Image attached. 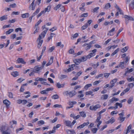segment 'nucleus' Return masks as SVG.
I'll list each match as a JSON object with an SVG mask.
<instances>
[{
    "label": "nucleus",
    "instance_id": "7ed1b4c3",
    "mask_svg": "<svg viewBox=\"0 0 134 134\" xmlns=\"http://www.w3.org/2000/svg\"><path fill=\"white\" fill-rule=\"evenodd\" d=\"M42 67L39 66H35L34 69V71L36 73H38L40 74V70L42 69Z\"/></svg>",
    "mask_w": 134,
    "mask_h": 134
},
{
    "label": "nucleus",
    "instance_id": "4c0bfd02",
    "mask_svg": "<svg viewBox=\"0 0 134 134\" xmlns=\"http://www.w3.org/2000/svg\"><path fill=\"white\" fill-rule=\"evenodd\" d=\"M81 62H84L87 59V58L86 56H84L83 57L80 58Z\"/></svg>",
    "mask_w": 134,
    "mask_h": 134
},
{
    "label": "nucleus",
    "instance_id": "4468645a",
    "mask_svg": "<svg viewBox=\"0 0 134 134\" xmlns=\"http://www.w3.org/2000/svg\"><path fill=\"white\" fill-rule=\"evenodd\" d=\"M3 103L7 107L9 106L10 104V102L7 99L4 100L3 101Z\"/></svg>",
    "mask_w": 134,
    "mask_h": 134
},
{
    "label": "nucleus",
    "instance_id": "de8ad7c7",
    "mask_svg": "<svg viewBox=\"0 0 134 134\" xmlns=\"http://www.w3.org/2000/svg\"><path fill=\"white\" fill-rule=\"evenodd\" d=\"M61 6V4H59L58 5H56L54 8V9L56 10H58Z\"/></svg>",
    "mask_w": 134,
    "mask_h": 134
},
{
    "label": "nucleus",
    "instance_id": "b1692460",
    "mask_svg": "<svg viewBox=\"0 0 134 134\" xmlns=\"http://www.w3.org/2000/svg\"><path fill=\"white\" fill-rule=\"evenodd\" d=\"M51 8V6L49 5L44 10H43V11H44V13H45L46 12H49Z\"/></svg>",
    "mask_w": 134,
    "mask_h": 134
},
{
    "label": "nucleus",
    "instance_id": "49530a36",
    "mask_svg": "<svg viewBox=\"0 0 134 134\" xmlns=\"http://www.w3.org/2000/svg\"><path fill=\"white\" fill-rule=\"evenodd\" d=\"M42 22L41 20H40L39 21L36 23L35 25V27H39L38 25L40 24Z\"/></svg>",
    "mask_w": 134,
    "mask_h": 134
},
{
    "label": "nucleus",
    "instance_id": "f257e3e1",
    "mask_svg": "<svg viewBox=\"0 0 134 134\" xmlns=\"http://www.w3.org/2000/svg\"><path fill=\"white\" fill-rule=\"evenodd\" d=\"M47 32V30L43 31L39 35L38 38L37 40V41L39 42L37 46V47L38 48H39L41 46L43 41L42 39L44 37Z\"/></svg>",
    "mask_w": 134,
    "mask_h": 134
},
{
    "label": "nucleus",
    "instance_id": "ddd939ff",
    "mask_svg": "<svg viewBox=\"0 0 134 134\" xmlns=\"http://www.w3.org/2000/svg\"><path fill=\"white\" fill-rule=\"evenodd\" d=\"M115 28L114 27H113L112 29L109 31V32L108 33L107 35L109 36H111L114 35V34L113 32L115 30Z\"/></svg>",
    "mask_w": 134,
    "mask_h": 134
},
{
    "label": "nucleus",
    "instance_id": "680f3d73",
    "mask_svg": "<svg viewBox=\"0 0 134 134\" xmlns=\"http://www.w3.org/2000/svg\"><path fill=\"white\" fill-rule=\"evenodd\" d=\"M16 34H13L11 35L10 38L12 39H14L16 38Z\"/></svg>",
    "mask_w": 134,
    "mask_h": 134
},
{
    "label": "nucleus",
    "instance_id": "a211bd4d",
    "mask_svg": "<svg viewBox=\"0 0 134 134\" xmlns=\"http://www.w3.org/2000/svg\"><path fill=\"white\" fill-rule=\"evenodd\" d=\"M81 62V60L80 58V59H76L74 60V62L76 65H79Z\"/></svg>",
    "mask_w": 134,
    "mask_h": 134
},
{
    "label": "nucleus",
    "instance_id": "ea45409f",
    "mask_svg": "<svg viewBox=\"0 0 134 134\" xmlns=\"http://www.w3.org/2000/svg\"><path fill=\"white\" fill-rule=\"evenodd\" d=\"M133 100V97L132 96L127 101V103L129 104H130L131 102Z\"/></svg>",
    "mask_w": 134,
    "mask_h": 134
},
{
    "label": "nucleus",
    "instance_id": "c85d7f7f",
    "mask_svg": "<svg viewBox=\"0 0 134 134\" xmlns=\"http://www.w3.org/2000/svg\"><path fill=\"white\" fill-rule=\"evenodd\" d=\"M108 97V95L107 94H105L103 95L101 97V99H107Z\"/></svg>",
    "mask_w": 134,
    "mask_h": 134
},
{
    "label": "nucleus",
    "instance_id": "6ab92c4d",
    "mask_svg": "<svg viewBox=\"0 0 134 134\" xmlns=\"http://www.w3.org/2000/svg\"><path fill=\"white\" fill-rule=\"evenodd\" d=\"M119 100V99L117 98H115L114 97H113L112 98L110 99L109 100L110 102V104L113 103L114 101H117Z\"/></svg>",
    "mask_w": 134,
    "mask_h": 134
},
{
    "label": "nucleus",
    "instance_id": "338daca9",
    "mask_svg": "<svg viewBox=\"0 0 134 134\" xmlns=\"http://www.w3.org/2000/svg\"><path fill=\"white\" fill-rule=\"evenodd\" d=\"M88 16V13H85L81 15V17H86Z\"/></svg>",
    "mask_w": 134,
    "mask_h": 134
},
{
    "label": "nucleus",
    "instance_id": "8fccbe9b",
    "mask_svg": "<svg viewBox=\"0 0 134 134\" xmlns=\"http://www.w3.org/2000/svg\"><path fill=\"white\" fill-rule=\"evenodd\" d=\"M69 53L72 54H75L74 53V51L73 49H71L69 51Z\"/></svg>",
    "mask_w": 134,
    "mask_h": 134
},
{
    "label": "nucleus",
    "instance_id": "f8f14e48",
    "mask_svg": "<svg viewBox=\"0 0 134 134\" xmlns=\"http://www.w3.org/2000/svg\"><path fill=\"white\" fill-rule=\"evenodd\" d=\"M30 14L28 13L22 14L21 15V17L23 18H28Z\"/></svg>",
    "mask_w": 134,
    "mask_h": 134
},
{
    "label": "nucleus",
    "instance_id": "4be33fe9",
    "mask_svg": "<svg viewBox=\"0 0 134 134\" xmlns=\"http://www.w3.org/2000/svg\"><path fill=\"white\" fill-rule=\"evenodd\" d=\"M56 86L58 88H63L64 86V84H60L59 82L57 83L56 84Z\"/></svg>",
    "mask_w": 134,
    "mask_h": 134
},
{
    "label": "nucleus",
    "instance_id": "052dcab7",
    "mask_svg": "<svg viewBox=\"0 0 134 134\" xmlns=\"http://www.w3.org/2000/svg\"><path fill=\"white\" fill-rule=\"evenodd\" d=\"M104 76L106 78H107L110 74V73H104Z\"/></svg>",
    "mask_w": 134,
    "mask_h": 134
},
{
    "label": "nucleus",
    "instance_id": "864d4df0",
    "mask_svg": "<svg viewBox=\"0 0 134 134\" xmlns=\"http://www.w3.org/2000/svg\"><path fill=\"white\" fill-rule=\"evenodd\" d=\"M101 116L100 115H99V116L96 119V122H98V123L100 121H99L101 119Z\"/></svg>",
    "mask_w": 134,
    "mask_h": 134
},
{
    "label": "nucleus",
    "instance_id": "774afa93",
    "mask_svg": "<svg viewBox=\"0 0 134 134\" xmlns=\"http://www.w3.org/2000/svg\"><path fill=\"white\" fill-rule=\"evenodd\" d=\"M24 79H23L22 78H19L17 80V82L18 83H20L24 81Z\"/></svg>",
    "mask_w": 134,
    "mask_h": 134
},
{
    "label": "nucleus",
    "instance_id": "5701e85b",
    "mask_svg": "<svg viewBox=\"0 0 134 134\" xmlns=\"http://www.w3.org/2000/svg\"><path fill=\"white\" fill-rule=\"evenodd\" d=\"M126 118V117H123L122 116H120L118 118V120H119L121 122H123Z\"/></svg>",
    "mask_w": 134,
    "mask_h": 134
},
{
    "label": "nucleus",
    "instance_id": "69168bd1",
    "mask_svg": "<svg viewBox=\"0 0 134 134\" xmlns=\"http://www.w3.org/2000/svg\"><path fill=\"white\" fill-rule=\"evenodd\" d=\"M81 87V86L80 85H77L75 86L74 88V90H76L78 88H80Z\"/></svg>",
    "mask_w": 134,
    "mask_h": 134
},
{
    "label": "nucleus",
    "instance_id": "f03ea898",
    "mask_svg": "<svg viewBox=\"0 0 134 134\" xmlns=\"http://www.w3.org/2000/svg\"><path fill=\"white\" fill-rule=\"evenodd\" d=\"M129 60V58L128 57H126L124 60V61L123 62H120L119 65V66L120 68L121 69L125 68L126 67V64L127 63Z\"/></svg>",
    "mask_w": 134,
    "mask_h": 134
},
{
    "label": "nucleus",
    "instance_id": "9d476101",
    "mask_svg": "<svg viewBox=\"0 0 134 134\" xmlns=\"http://www.w3.org/2000/svg\"><path fill=\"white\" fill-rule=\"evenodd\" d=\"M89 124V123L88 122H84L83 124L81 125L78 126H77V129H79V128H82L85 126L88 125Z\"/></svg>",
    "mask_w": 134,
    "mask_h": 134
},
{
    "label": "nucleus",
    "instance_id": "2eb2a0df",
    "mask_svg": "<svg viewBox=\"0 0 134 134\" xmlns=\"http://www.w3.org/2000/svg\"><path fill=\"white\" fill-rule=\"evenodd\" d=\"M14 77H15L18 76L19 74L18 72L17 71H13L10 73Z\"/></svg>",
    "mask_w": 134,
    "mask_h": 134
},
{
    "label": "nucleus",
    "instance_id": "3c124183",
    "mask_svg": "<svg viewBox=\"0 0 134 134\" xmlns=\"http://www.w3.org/2000/svg\"><path fill=\"white\" fill-rule=\"evenodd\" d=\"M20 31L21 32L22 31V30L21 28L20 27H19L17 28L16 29H15V31L16 32H18L19 31Z\"/></svg>",
    "mask_w": 134,
    "mask_h": 134
},
{
    "label": "nucleus",
    "instance_id": "c03bdc74",
    "mask_svg": "<svg viewBox=\"0 0 134 134\" xmlns=\"http://www.w3.org/2000/svg\"><path fill=\"white\" fill-rule=\"evenodd\" d=\"M57 46H60L61 48H63L64 47V45L63 44H62L61 42H58L57 43Z\"/></svg>",
    "mask_w": 134,
    "mask_h": 134
},
{
    "label": "nucleus",
    "instance_id": "20e7f679",
    "mask_svg": "<svg viewBox=\"0 0 134 134\" xmlns=\"http://www.w3.org/2000/svg\"><path fill=\"white\" fill-rule=\"evenodd\" d=\"M100 106L99 104H97L94 106H91L90 107V109L91 110L96 111L97 109L100 108Z\"/></svg>",
    "mask_w": 134,
    "mask_h": 134
},
{
    "label": "nucleus",
    "instance_id": "cd10ccee",
    "mask_svg": "<svg viewBox=\"0 0 134 134\" xmlns=\"http://www.w3.org/2000/svg\"><path fill=\"white\" fill-rule=\"evenodd\" d=\"M51 97L53 99H58L59 98V96L57 94L53 95Z\"/></svg>",
    "mask_w": 134,
    "mask_h": 134
},
{
    "label": "nucleus",
    "instance_id": "393cba45",
    "mask_svg": "<svg viewBox=\"0 0 134 134\" xmlns=\"http://www.w3.org/2000/svg\"><path fill=\"white\" fill-rule=\"evenodd\" d=\"M129 49L128 46H126L121 49V52L122 53H124L127 51Z\"/></svg>",
    "mask_w": 134,
    "mask_h": 134
},
{
    "label": "nucleus",
    "instance_id": "4d7b16f0",
    "mask_svg": "<svg viewBox=\"0 0 134 134\" xmlns=\"http://www.w3.org/2000/svg\"><path fill=\"white\" fill-rule=\"evenodd\" d=\"M132 127V125L130 124L129 125L128 127L127 128V129L126 130L127 131L129 132L130 131V130L131 129Z\"/></svg>",
    "mask_w": 134,
    "mask_h": 134
},
{
    "label": "nucleus",
    "instance_id": "bb28decb",
    "mask_svg": "<svg viewBox=\"0 0 134 134\" xmlns=\"http://www.w3.org/2000/svg\"><path fill=\"white\" fill-rule=\"evenodd\" d=\"M76 133L75 131L73 130H68V134H74Z\"/></svg>",
    "mask_w": 134,
    "mask_h": 134
},
{
    "label": "nucleus",
    "instance_id": "13d9d810",
    "mask_svg": "<svg viewBox=\"0 0 134 134\" xmlns=\"http://www.w3.org/2000/svg\"><path fill=\"white\" fill-rule=\"evenodd\" d=\"M57 29V28L56 27H53L52 29H49V30L51 32H53L54 31L56 30Z\"/></svg>",
    "mask_w": 134,
    "mask_h": 134
},
{
    "label": "nucleus",
    "instance_id": "37998d69",
    "mask_svg": "<svg viewBox=\"0 0 134 134\" xmlns=\"http://www.w3.org/2000/svg\"><path fill=\"white\" fill-rule=\"evenodd\" d=\"M55 47L54 46H52L49 48L48 51L50 52H52L54 50Z\"/></svg>",
    "mask_w": 134,
    "mask_h": 134
},
{
    "label": "nucleus",
    "instance_id": "423d86ee",
    "mask_svg": "<svg viewBox=\"0 0 134 134\" xmlns=\"http://www.w3.org/2000/svg\"><path fill=\"white\" fill-rule=\"evenodd\" d=\"M76 92L75 90H72L70 91L68 93V94H69L70 97H72L74 96L76 94Z\"/></svg>",
    "mask_w": 134,
    "mask_h": 134
},
{
    "label": "nucleus",
    "instance_id": "09e8293b",
    "mask_svg": "<svg viewBox=\"0 0 134 134\" xmlns=\"http://www.w3.org/2000/svg\"><path fill=\"white\" fill-rule=\"evenodd\" d=\"M8 96L10 98H13V93L11 92L8 93Z\"/></svg>",
    "mask_w": 134,
    "mask_h": 134
},
{
    "label": "nucleus",
    "instance_id": "0eeeda50",
    "mask_svg": "<svg viewBox=\"0 0 134 134\" xmlns=\"http://www.w3.org/2000/svg\"><path fill=\"white\" fill-rule=\"evenodd\" d=\"M117 80V79H115L111 81L110 82V83L111 84V85L110 86L109 88H111L113 87L114 86L115 83L116 82Z\"/></svg>",
    "mask_w": 134,
    "mask_h": 134
},
{
    "label": "nucleus",
    "instance_id": "dca6fc26",
    "mask_svg": "<svg viewBox=\"0 0 134 134\" xmlns=\"http://www.w3.org/2000/svg\"><path fill=\"white\" fill-rule=\"evenodd\" d=\"M115 119L114 117H112L107 122V124H109L110 123L112 124L115 121Z\"/></svg>",
    "mask_w": 134,
    "mask_h": 134
},
{
    "label": "nucleus",
    "instance_id": "1a4fd4ad",
    "mask_svg": "<svg viewBox=\"0 0 134 134\" xmlns=\"http://www.w3.org/2000/svg\"><path fill=\"white\" fill-rule=\"evenodd\" d=\"M76 122L75 120L73 121L72 122L69 121H68V126L72 128V126Z\"/></svg>",
    "mask_w": 134,
    "mask_h": 134
},
{
    "label": "nucleus",
    "instance_id": "79ce46f5",
    "mask_svg": "<svg viewBox=\"0 0 134 134\" xmlns=\"http://www.w3.org/2000/svg\"><path fill=\"white\" fill-rule=\"evenodd\" d=\"M53 107L55 108H62V106L61 105L58 104H56L54 105Z\"/></svg>",
    "mask_w": 134,
    "mask_h": 134
},
{
    "label": "nucleus",
    "instance_id": "f3484780",
    "mask_svg": "<svg viewBox=\"0 0 134 134\" xmlns=\"http://www.w3.org/2000/svg\"><path fill=\"white\" fill-rule=\"evenodd\" d=\"M77 102L76 101L70 102H69V105H71V106L69 107H68V108L70 109V108H72L73 107V105L74 104H76Z\"/></svg>",
    "mask_w": 134,
    "mask_h": 134
},
{
    "label": "nucleus",
    "instance_id": "e2e57ef3",
    "mask_svg": "<svg viewBox=\"0 0 134 134\" xmlns=\"http://www.w3.org/2000/svg\"><path fill=\"white\" fill-rule=\"evenodd\" d=\"M24 129V127H21L18 129L16 130V133H18L19 131L23 130Z\"/></svg>",
    "mask_w": 134,
    "mask_h": 134
},
{
    "label": "nucleus",
    "instance_id": "7c9ffc66",
    "mask_svg": "<svg viewBox=\"0 0 134 134\" xmlns=\"http://www.w3.org/2000/svg\"><path fill=\"white\" fill-rule=\"evenodd\" d=\"M34 28L35 30L34 31L33 34H35L38 32L40 30V27H35Z\"/></svg>",
    "mask_w": 134,
    "mask_h": 134
},
{
    "label": "nucleus",
    "instance_id": "6e6552de",
    "mask_svg": "<svg viewBox=\"0 0 134 134\" xmlns=\"http://www.w3.org/2000/svg\"><path fill=\"white\" fill-rule=\"evenodd\" d=\"M16 61L18 63H21L23 64H25L26 63V62L24 61V59L21 58H18Z\"/></svg>",
    "mask_w": 134,
    "mask_h": 134
},
{
    "label": "nucleus",
    "instance_id": "39448f33",
    "mask_svg": "<svg viewBox=\"0 0 134 134\" xmlns=\"http://www.w3.org/2000/svg\"><path fill=\"white\" fill-rule=\"evenodd\" d=\"M35 0H34L30 5L29 7V10H34L35 9V5H34V3Z\"/></svg>",
    "mask_w": 134,
    "mask_h": 134
},
{
    "label": "nucleus",
    "instance_id": "9b49d317",
    "mask_svg": "<svg viewBox=\"0 0 134 134\" xmlns=\"http://www.w3.org/2000/svg\"><path fill=\"white\" fill-rule=\"evenodd\" d=\"M54 59V57L53 56H51V57L50 59L49 62L47 63L46 66H48L51 65L53 63V60Z\"/></svg>",
    "mask_w": 134,
    "mask_h": 134
},
{
    "label": "nucleus",
    "instance_id": "6e6d98bb",
    "mask_svg": "<svg viewBox=\"0 0 134 134\" xmlns=\"http://www.w3.org/2000/svg\"><path fill=\"white\" fill-rule=\"evenodd\" d=\"M38 125H43L44 124V122L43 120H40L38 122Z\"/></svg>",
    "mask_w": 134,
    "mask_h": 134
},
{
    "label": "nucleus",
    "instance_id": "a878e982",
    "mask_svg": "<svg viewBox=\"0 0 134 134\" xmlns=\"http://www.w3.org/2000/svg\"><path fill=\"white\" fill-rule=\"evenodd\" d=\"M79 113L80 114L81 116L83 118H85L86 117V114L84 111H82L80 112H79Z\"/></svg>",
    "mask_w": 134,
    "mask_h": 134
},
{
    "label": "nucleus",
    "instance_id": "58836bf2",
    "mask_svg": "<svg viewBox=\"0 0 134 134\" xmlns=\"http://www.w3.org/2000/svg\"><path fill=\"white\" fill-rule=\"evenodd\" d=\"M133 70V69L132 68H131L130 69L128 70L127 71H126L124 74V75H126L128 73H130L131 72H132Z\"/></svg>",
    "mask_w": 134,
    "mask_h": 134
},
{
    "label": "nucleus",
    "instance_id": "f704fd0d",
    "mask_svg": "<svg viewBox=\"0 0 134 134\" xmlns=\"http://www.w3.org/2000/svg\"><path fill=\"white\" fill-rule=\"evenodd\" d=\"M129 7L133 9L134 8V0H133L129 5Z\"/></svg>",
    "mask_w": 134,
    "mask_h": 134
},
{
    "label": "nucleus",
    "instance_id": "0e129e2a",
    "mask_svg": "<svg viewBox=\"0 0 134 134\" xmlns=\"http://www.w3.org/2000/svg\"><path fill=\"white\" fill-rule=\"evenodd\" d=\"M101 82V81L100 80L95 81L93 82V84L94 85H96L98 84V83Z\"/></svg>",
    "mask_w": 134,
    "mask_h": 134
},
{
    "label": "nucleus",
    "instance_id": "2f4dec72",
    "mask_svg": "<svg viewBox=\"0 0 134 134\" xmlns=\"http://www.w3.org/2000/svg\"><path fill=\"white\" fill-rule=\"evenodd\" d=\"M55 130L56 127L54 126L53 127L52 130L48 131L49 134L55 133Z\"/></svg>",
    "mask_w": 134,
    "mask_h": 134
},
{
    "label": "nucleus",
    "instance_id": "603ef678",
    "mask_svg": "<svg viewBox=\"0 0 134 134\" xmlns=\"http://www.w3.org/2000/svg\"><path fill=\"white\" fill-rule=\"evenodd\" d=\"M91 84H89L86 85L84 87V88L86 89H87L88 88L92 86Z\"/></svg>",
    "mask_w": 134,
    "mask_h": 134
},
{
    "label": "nucleus",
    "instance_id": "72a5a7b5",
    "mask_svg": "<svg viewBox=\"0 0 134 134\" xmlns=\"http://www.w3.org/2000/svg\"><path fill=\"white\" fill-rule=\"evenodd\" d=\"M14 31L13 29H10L8 31H7L6 32V34H9L13 32Z\"/></svg>",
    "mask_w": 134,
    "mask_h": 134
},
{
    "label": "nucleus",
    "instance_id": "473e14b6",
    "mask_svg": "<svg viewBox=\"0 0 134 134\" xmlns=\"http://www.w3.org/2000/svg\"><path fill=\"white\" fill-rule=\"evenodd\" d=\"M88 26L87 24H86L85 25L82 26L81 27V30H84L86 29Z\"/></svg>",
    "mask_w": 134,
    "mask_h": 134
},
{
    "label": "nucleus",
    "instance_id": "e433bc0d",
    "mask_svg": "<svg viewBox=\"0 0 134 134\" xmlns=\"http://www.w3.org/2000/svg\"><path fill=\"white\" fill-rule=\"evenodd\" d=\"M7 18V16L6 15H4L2 17H1L0 18V20L2 21L4 20H6Z\"/></svg>",
    "mask_w": 134,
    "mask_h": 134
},
{
    "label": "nucleus",
    "instance_id": "412c9836",
    "mask_svg": "<svg viewBox=\"0 0 134 134\" xmlns=\"http://www.w3.org/2000/svg\"><path fill=\"white\" fill-rule=\"evenodd\" d=\"M66 77V76L63 75H59L58 76V79L60 80H62Z\"/></svg>",
    "mask_w": 134,
    "mask_h": 134
},
{
    "label": "nucleus",
    "instance_id": "c756f323",
    "mask_svg": "<svg viewBox=\"0 0 134 134\" xmlns=\"http://www.w3.org/2000/svg\"><path fill=\"white\" fill-rule=\"evenodd\" d=\"M97 51V49H95L93 50H92V53H90V54L91 55L92 57L94 56L95 54V53H96Z\"/></svg>",
    "mask_w": 134,
    "mask_h": 134
},
{
    "label": "nucleus",
    "instance_id": "a18cd8bd",
    "mask_svg": "<svg viewBox=\"0 0 134 134\" xmlns=\"http://www.w3.org/2000/svg\"><path fill=\"white\" fill-rule=\"evenodd\" d=\"M98 129L96 128H93L91 130V131L92 132L94 133H96Z\"/></svg>",
    "mask_w": 134,
    "mask_h": 134
},
{
    "label": "nucleus",
    "instance_id": "a19ab883",
    "mask_svg": "<svg viewBox=\"0 0 134 134\" xmlns=\"http://www.w3.org/2000/svg\"><path fill=\"white\" fill-rule=\"evenodd\" d=\"M110 7L111 5L110 3H108L105 4L104 8L106 9H108Z\"/></svg>",
    "mask_w": 134,
    "mask_h": 134
},
{
    "label": "nucleus",
    "instance_id": "aec40b11",
    "mask_svg": "<svg viewBox=\"0 0 134 134\" xmlns=\"http://www.w3.org/2000/svg\"><path fill=\"white\" fill-rule=\"evenodd\" d=\"M124 18L129 20H130L132 21H133L134 20L133 18L130 16L127 15H125L124 16Z\"/></svg>",
    "mask_w": 134,
    "mask_h": 134
},
{
    "label": "nucleus",
    "instance_id": "bf43d9fd",
    "mask_svg": "<svg viewBox=\"0 0 134 134\" xmlns=\"http://www.w3.org/2000/svg\"><path fill=\"white\" fill-rule=\"evenodd\" d=\"M17 124V122L15 120H12L10 122V124L12 125L14 124Z\"/></svg>",
    "mask_w": 134,
    "mask_h": 134
},
{
    "label": "nucleus",
    "instance_id": "5fc2aeb1",
    "mask_svg": "<svg viewBox=\"0 0 134 134\" xmlns=\"http://www.w3.org/2000/svg\"><path fill=\"white\" fill-rule=\"evenodd\" d=\"M35 60L34 59L30 60L28 62V63L29 64H30L33 63L35 62Z\"/></svg>",
    "mask_w": 134,
    "mask_h": 134
},
{
    "label": "nucleus",
    "instance_id": "c9c22d12",
    "mask_svg": "<svg viewBox=\"0 0 134 134\" xmlns=\"http://www.w3.org/2000/svg\"><path fill=\"white\" fill-rule=\"evenodd\" d=\"M40 93L42 94H47L48 93V92H47V90L46 89L45 90L41 91Z\"/></svg>",
    "mask_w": 134,
    "mask_h": 134
}]
</instances>
